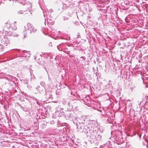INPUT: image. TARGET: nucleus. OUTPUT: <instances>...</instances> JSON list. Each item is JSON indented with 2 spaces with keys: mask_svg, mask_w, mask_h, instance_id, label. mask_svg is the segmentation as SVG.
<instances>
[{
  "mask_svg": "<svg viewBox=\"0 0 148 148\" xmlns=\"http://www.w3.org/2000/svg\"><path fill=\"white\" fill-rule=\"evenodd\" d=\"M98 137H99V138H101V136L100 135H99L98 136Z\"/></svg>",
  "mask_w": 148,
  "mask_h": 148,
  "instance_id": "5",
  "label": "nucleus"
},
{
  "mask_svg": "<svg viewBox=\"0 0 148 148\" xmlns=\"http://www.w3.org/2000/svg\"><path fill=\"white\" fill-rule=\"evenodd\" d=\"M32 6L31 3H29V4L28 3V7L29 6V8L28 7V10H29V12L31 14H32Z\"/></svg>",
  "mask_w": 148,
  "mask_h": 148,
  "instance_id": "2",
  "label": "nucleus"
},
{
  "mask_svg": "<svg viewBox=\"0 0 148 148\" xmlns=\"http://www.w3.org/2000/svg\"><path fill=\"white\" fill-rule=\"evenodd\" d=\"M41 85H45V83H44V82H41Z\"/></svg>",
  "mask_w": 148,
  "mask_h": 148,
  "instance_id": "4",
  "label": "nucleus"
},
{
  "mask_svg": "<svg viewBox=\"0 0 148 148\" xmlns=\"http://www.w3.org/2000/svg\"><path fill=\"white\" fill-rule=\"evenodd\" d=\"M30 73H31V71H30Z\"/></svg>",
  "mask_w": 148,
  "mask_h": 148,
  "instance_id": "6",
  "label": "nucleus"
},
{
  "mask_svg": "<svg viewBox=\"0 0 148 148\" xmlns=\"http://www.w3.org/2000/svg\"><path fill=\"white\" fill-rule=\"evenodd\" d=\"M49 11H50V12H53V9H50L49 10Z\"/></svg>",
  "mask_w": 148,
  "mask_h": 148,
  "instance_id": "3",
  "label": "nucleus"
},
{
  "mask_svg": "<svg viewBox=\"0 0 148 148\" xmlns=\"http://www.w3.org/2000/svg\"><path fill=\"white\" fill-rule=\"evenodd\" d=\"M29 27L28 26V30L30 31V33L34 32L36 31V29L34 27L32 26L30 24Z\"/></svg>",
  "mask_w": 148,
  "mask_h": 148,
  "instance_id": "1",
  "label": "nucleus"
}]
</instances>
